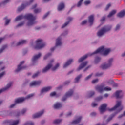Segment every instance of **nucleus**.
I'll use <instances>...</instances> for the list:
<instances>
[{
    "label": "nucleus",
    "instance_id": "nucleus-1",
    "mask_svg": "<svg viewBox=\"0 0 125 125\" xmlns=\"http://www.w3.org/2000/svg\"><path fill=\"white\" fill-rule=\"evenodd\" d=\"M110 51H111V49L105 48L104 46H102L99 48L92 53H88L81 57L80 59H79L78 62L79 63H81V62H83V60L86 59V58H87L88 56H91L93 55V54H97V53H102L103 55H107V54H109Z\"/></svg>",
    "mask_w": 125,
    "mask_h": 125
},
{
    "label": "nucleus",
    "instance_id": "nucleus-2",
    "mask_svg": "<svg viewBox=\"0 0 125 125\" xmlns=\"http://www.w3.org/2000/svg\"><path fill=\"white\" fill-rule=\"evenodd\" d=\"M36 16H34L32 14H27L25 16H23V15H21L17 17L15 21H18L19 20H21V19H27L28 20L27 23V26H33V25H35L37 22L35 21L36 20Z\"/></svg>",
    "mask_w": 125,
    "mask_h": 125
},
{
    "label": "nucleus",
    "instance_id": "nucleus-3",
    "mask_svg": "<svg viewBox=\"0 0 125 125\" xmlns=\"http://www.w3.org/2000/svg\"><path fill=\"white\" fill-rule=\"evenodd\" d=\"M111 29H112V26L110 25H105L98 31L97 35L98 37H102V36L104 35L105 33L109 32Z\"/></svg>",
    "mask_w": 125,
    "mask_h": 125
},
{
    "label": "nucleus",
    "instance_id": "nucleus-4",
    "mask_svg": "<svg viewBox=\"0 0 125 125\" xmlns=\"http://www.w3.org/2000/svg\"><path fill=\"white\" fill-rule=\"evenodd\" d=\"M35 95V94H30L28 95L26 97L24 98H19L15 101V104H12V105H10V108H13L14 106L16 105V103H21L22 102H23V101H25L26 99H28L29 98H31V97H33Z\"/></svg>",
    "mask_w": 125,
    "mask_h": 125
},
{
    "label": "nucleus",
    "instance_id": "nucleus-5",
    "mask_svg": "<svg viewBox=\"0 0 125 125\" xmlns=\"http://www.w3.org/2000/svg\"><path fill=\"white\" fill-rule=\"evenodd\" d=\"M44 46H45V43H43L42 40L38 39L36 41V46L35 47V49H41L43 48Z\"/></svg>",
    "mask_w": 125,
    "mask_h": 125
},
{
    "label": "nucleus",
    "instance_id": "nucleus-6",
    "mask_svg": "<svg viewBox=\"0 0 125 125\" xmlns=\"http://www.w3.org/2000/svg\"><path fill=\"white\" fill-rule=\"evenodd\" d=\"M122 105V102L121 101H118L117 102V104L115 105V106H114V107L108 109L109 111L111 112V111H114L116 110V109H118L117 113H119V112H121L123 110V106H121Z\"/></svg>",
    "mask_w": 125,
    "mask_h": 125
},
{
    "label": "nucleus",
    "instance_id": "nucleus-7",
    "mask_svg": "<svg viewBox=\"0 0 125 125\" xmlns=\"http://www.w3.org/2000/svg\"><path fill=\"white\" fill-rule=\"evenodd\" d=\"M96 90L98 91V92H103V91H110L112 90V89L110 87H105L104 88L103 85H98L96 87Z\"/></svg>",
    "mask_w": 125,
    "mask_h": 125
},
{
    "label": "nucleus",
    "instance_id": "nucleus-8",
    "mask_svg": "<svg viewBox=\"0 0 125 125\" xmlns=\"http://www.w3.org/2000/svg\"><path fill=\"white\" fill-rule=\"evenodd\" d=\"M19 120H6L3 122V125H18L19 124Z\"/></svg>",
    "mask_w": 125,
    "mask_h": 125
},
{
    "label": "nucleus",
    "instance_id": "nucleus-9",
    "mask_svg": "<svg viewBox=\"0 0 125 125\" xmlns=\"http://www.w3.org/2000/svg\"><path fill=\"white\" fill-rule=\"evenodd\" d=\"M112 62H113V58H111L108 60V64H103L101 66V69L103 70H106L108 68H110L112 66Z\"/></svg>",
    "mask_w": 125,
    "mask_h": 125
},
{
    "label": "nucleus",
    "instance_id": "nucleus-10",
    "mask_svg": "<svg viewBox=\"0 0 125 125\" xmlns=\"http://www.w3.org/2000/svg\"><path fill=\"white\" fill-rule=\"evenodd\" d=\"M25 63V62L24 61L21 62L20 63V64L18 65V68L15 71V73H18V72H20L21 70H24L27 68V66H22V65Z\"/></svg>",
    "mask_w": 125,
    "mask_h": 125
},
{
    "label": "nucleus",
    "instance_id": "nucleus-11",
    "mask_svg": "<svg viewBox=\"0 0 125 125\" xmlns=\"http://www.w3.org/2000/svg\"><path fill=\"white\" fill-rule=\"evenodd\" d=\"M73 93H74V90H73L72 89L70 90L68 92H67L65 94L64 96L62 98V101H65L68 97H70L72 96V95H73Z\"/></svg>",
    "mask_w": 125,
    "mask_h": 125
},
{
    "label": "nucleus",
    "instance_id": "nucleus-12",
    "mask_svg": "<svg viewBox=\"0 0 125 125\" xmlns=\"http://www.w3.org/2000/svg\"><path fill=\"white\" fill-rule=\"evenodd\" d=\"M54 62V60H52L50 61V63H49L44 68L42 69V72L46 73V72H47V71H48V70H49V69H50V68L52 67V63H53Z\"/></svg>",
    "mask_w": 125,
    "mask_h": 125
},
{
    "label": "nucleus",
    "instance_id": "nucleus-13",
    "mask_svg": "<svg viewBox=\"0 0 125 125\" xmlns=\"http://www.w3.org/2000/svg\"><path fill=\"white\" fill-rule=\"evenodd\" d=\"M61 44H62V42H61V37H59L57 39L55 47L51 48L50 49L51 51H54L56 46H60Z\"/></svg>",
    "mask_w": 125,
    "mask_h": 125
},
{
    "label": "nucleus",
    "instance_id": "nucleus-14",
    "mask_svg": "<svg viewBox=\"0 0 125 125\" xmlns=\"http://www.w3.org/2000/svg\"><path fill=\"white\" fill-rule=\"evenodd\" d=\"M34 1V0H30L29 3H26L25 5L24 4H22L20 7H19L18 8V12H20V11H22L27 5H29L30 3H32Z\"/></svg>",
    "mask_w": 125,
    "mask_h": 125
},
{
    "label": "nucleus",
    "instance_id": "nucleus-15",
    "mask_svg": "<svg viewBox=\"0 0 125 125\" xmlns=\"http://www.w3.org/2000/svg\"><path fill=\"white\" fill-rule=\"evenodd\" d=\"M106 108L107 104H102L99 109L101 114L104 113V112H106Z\"/></svg>",
    "mask_w": 125,
    "mask_h": 125
},
{
    "label": "nucleus",
    "instance_id": "nucleus-16",
    "mask_svg": "<svg viewBox=\"0 0 125 125\" xmlns=\"http://www.w3.org/2000/svg\"><path fill=\"white\" fill-rule=\"evenodd\" d=\"M41 82L40 81H33L30 83V86L32 87V86H38V85H40L41 83Z\"/></svg>",
    "mask_w": 125,
    "mask_h": 125
},
{
    "label": "nucleus",
    "instance_id": "nucleus-17",
    "mask_svg": "<svg viewBox=\"0 0 125 125\" xmlns=\"http://www.w3.org/2000/svg\"><path fill=\"white\" fill-rule=\"evenodd\" d=\"M87 61H85L82 63H81L80 65V66L77 68V71H80V70H82V69H83V68H84L86 65H87Z\"/></svg>",
    "mask_w": 125,
    "mask_h": 125
},
{
    "label": "nucleus",
    "instance_id": "nucleus-18",
    "mask_svg": "<svg viewBox=\"0 0 125 125\" xmlns=\"http://www.w3.org/2000/svg\"><path fill=\"white\" fill-rule=\"evenodd\" d=\"M12 85V82H10L7 85L6 87H5L3 89H0V93H1V92H3V91H5V90H7V89H8V88H9V87H10V86H11Z\"/></svg>",
    "mask_w": 125,
    "mask_h": 125
},
{
    "label": "nucleus",
    "instance_id": "nucleus-19",
    "mask_svg": "<svg viewBox=\"0 0 125 125\" xmlns=\"http://www.w3.org/2000/svg\"><path fill=\"white\" fill-rule=\"evenodd\" d=\"M42 56V54L41 53H39L38 55L34 56L32 58V62L33 63H35L37 60H38V59L40 58Z\"/></svg>",
    "mask_w": 125,
    "mask_h": 125
},
{
    "label": "nucleus",
    "instance_id": "nucleus-20",
    "mask_svg": "<svg viewBox=\"0 0 125 125\" xmlns=\"http://www.w3.org/2000/svg\"><path fill=\"white\" fill-rule=\"evenodd\" d=\"M43 113H44V110H42L40 113L34 114L32 116V118L33 119H36V118H40L41 117V116H42V114H43Z\"/></svg>",
    "mask_w": 125,
    "mask_h": 125
},
{
    "label": "nucleus",
    "instance_id": "nucleus-21",
    "mask_svg": "<svg viewBox=\"0 0 125 125\" xmlns=\"http://www.w3.org/2000/svg\"><path fill=\"white\" fill-rule=\"evenodd\" d=\"M67 20L68 21L65 22L62 26V28L63 29V28H65V27H66V26H67V25H68L69 23H70L72 20H73V18H71V17H68L67 18Z\"/></svg>",
    "mask_w": 125,
    "mask_h": 125
},
{
    "label": "nucleus",
    "instance_id": "nucleus-22",
    "mask_svg": "<svg viewBox=\"0 0 125 125\" xmlns=\"http://www.w3.org/2000/svg\"><path fill=\"white\" fill-rule=\"evenodd\" d=\"M81 121H82V116H80L77 120L73 121L72 122V124L77 125L78 124H80V123H81Z\"/></svg>",
    "mask_w": 125,
    "mask_h": 125
},
{
    "label": "nucleus",
    "instance_id": "nucleus-23",
    "mask_svg": "<svg viewBox=\"0 0 125 125\" xmlns=\"http://www.w3.org/2000/svg\"><path fill=\"white\" fill-rule=\"evenodd\" d=\"M94 20V15H92L89 16V22L90 23V26L93 24V21Z\"/></svg>",
    "mask_w": 125,
    "mask_h": 125
},
{
    "label": "nucleus",
    "instance_id": "nucleus-24",
    "mask_svg": "<svg viewBox=\"0 0 125 125\" xmlns=\"http://www.w3.org/2000/svg\"><path fill=\"white\" fill-rule=\"evenodd\" d=\"M64 7H65V4H64V3L63 2L60 3L58 6V11H61V10H62V9H63Z\"/></svg>",
    "mask_w": 125,
    "mask_h": 125
},
{
    "label": "nucleus",
    "instance_id": "nucleus-25",
    "mask_svg": "<svg viewBox=\"0 0 125 125\" xmlns=\"http://www.w3.org/2000/svg\"><path fill=\"white\" fill-rule=\"evenodd\" d=\"M51 88V86L43 88L41 90V93H43V92H47V91H49V90H50Z\"/></svg>",
    "mask_w": 125,
    "mask_h": 125
},
{
    "label": "nucleus",
    "instance_id": "nucleus-26",
    "mask_svg": "<svg viewBox=\"0 0 125 125\" xmlns=\"http://www.w3.org/2000/svg\"><path fill=\"white\" fill-rule=\"evenodd\" d=\"M73 59H70L68 60L65 64H64L63 65V68H67L69 65H71L72 64V62H73Z\"/></svg>",
    "mask_w": 125,
    "mask_h": 125
},
{
    "label": "nucleus",
    "instance_id": "nucleus-27",
    "mask_svg": "<svg viewBox=\"0 0 125 125\" xmlns=\"http://www.w3.org/2000/svg\"><path fill=\"white\" fill-rule=\"evenodd\" d=\"M125 10H123L122 11H121L120 12H119L117 16L118 17H120V18H122V17H124V16H125Z\"/></svg>",
    "mask_w": 125,
    "mask_h": 125
},
{
    "label": "nucleus",
    "instance_id": "nucleus-28",
    "mask_svg": "<svg viewBox=\"0 0 125 125\" xmlns=\"http://www.w3.org/2000/svg\"><path fill=\"white\" fill-rule=\"evenodd\" d=\"M62 107V104L60 103H57L54 105V109H60Z\"/></svg>",
    "mask_w": 125,
    "mask_h": 125
},
{
    "label": "nucleus",
    "instance_id": "nucleus-29",
    "mask_svg": "<svg viewBox=\"0 0 125 125\" xmlns=\"http://www.w3.org/2000/svg\"><path fill=\"white\" fill-rule=\"evenodd\" d=\"M27 42V41L26 40H21L16 44V46H18V45H22V44H25Z\"/></svg>",
    "mask_w": 125,
    "mask_h": 125
},
{
    "label": "nucleus",
    "instance_id": "nucleus-30",
    "mask_svg": "<svg viewBox=\"0 0 125 125\" xmlns=\"http://www.w3.org/2000/svg\"><path fill=\"white\" fill-rule=\"evenodd\" d=\"M121 93H122V91H121V90L117 91L115 92V96L117 99H118V98H122V97L120 96V94H121Z\"/></svg>",
    "mask_w": 125,
    "mask_h": 125
},
{
    "label": "nucleus",
    "instance_id": "nucleus-31",
    "mask_svg": "<svg viewBox=\"0 0 125 125\" xmlns=\"http://www.w3.org/2000/svg\"><path fill=\"white\" fill-rule=\"evenodd\" d=\"M116 12H117V11L116 10H112L108 15V17H112L113 15L114 14H116Z\"/></svg>",
    "mask_w": 125,
    "mask_h": 125
},
{
    "label": "nucleus",
    "instance_id": "nucleus-32",
    "mask_svg": "<svg viewBox=\"0 0 125 125\" xmlns=\"http://www.w3.org/2000/svg\"><path fill=\"white\" fill-rule=\"evenodd\" d=\"M61 122H62V120L56 119L53 122V124H55V125H58V124H60Z\"/></svg>",
    "mask_w": 125,
    "mask_h": 125
},
{
    "label": "nucleus",
    "instance_id": "nucleus-33",
    "mask_svg": "<svg viewBox=\"0 0 125 125\" xmlns=\"http://www.w3.org/2000/svg\"><path fill=\"white\" fill-rule=\"evenodd\" d=\"M101 60V58H100L99 57H96L95 59V64H97L99 62H100V61Z\"/></svg>",
    "mask_w": 125,
    "mask_h": 125
},
{
    "label": "nucleus",
    "instance_id": "nucleus-34",
    "mask_svg": "<svg viewBox=\"0 0 125 125\" xmlns=\"http://www.w3.org/2000/svg\"><path fill=\"white\" fill-rule=\"evenodd\" d=\"M82 78V74L79 75L75 79V83H78L80 81V79Z\"/></svg>",
    "mask_w": 125,
    "mask_h": 125
},
{
    "label": "nucleus",
    "instance_id": "nucleus-35",
    "mask_svg": "<svg viewBox=\"0 0 125 125\" xmlns=\"http://www.w3.org/2000/svg\"><path fill=\"white\" fill-rule=\"evenodd\" d=\"M60 65L59 63H57L55 66L52 68V71H55L56 70H57L59 67Z\"/></svg>",
    "mask_w": 125,
    "mask_h": 125
},
{
    "label": "nucleus",
    "instance_id": "nucleus-36",
    "mask_svg": "<svg viewBox=\"0 0 125 125\" xmlns=\"http://www.w3.org/2000/svg\"><path fill=\"white\" fill-rule=\"evenodd\" d=\"M6 47H7V45L3 46L0 49V54L2 53L3 50L6 48Z\"/></svg>",
    "mask_w": 125,
    "mask_h": 125
},
{
    "label": "nucleus",
    "instance_id": "nucleus-37",
    "mask_svg": "<svg viewBox=\"0 0 125 125\" xmlns=\"http://www.w3.org/2000/svg\"><path fill=\"white\" fill-rule=\"evenodd\" d=\"M83 0H80L78 3H77V7H80L81 5H82V4L83 3Z\"/></svg>",
    "mask_w": 125,
    "mask_h": 125
},
{
    "label": "nucleus",
    "instance_id": "nucleus-38",
    "mask_svg": "<svg viewBox=\"0 0 125 125\" xmlns=\"http://www.w3.org/2000/svg\"><path fill=\"white\" fill-rule=\"evenodd\" d=\"M102 99H103V97L101 96L96 98L95 100L96 101H100V100H102Z\"/></svg>",
    "mask_w": 125,
    "mask_h": 125
},
{
    "label": "nucleus",
    "instance_id": "nucleus-39",
    "mask_svg": "<svg viewBox=\"0 0 125 125\" xmlns=\"http://www.w3.org/2000/svg\"><path fill=\"white\" fill-rule=\"evenodd\" d=\"M95 92L93 91H91L89 93V97H92L94 95Z\"/></svg>",
    "mask_w": 125,
    "mask_h": 125
},
{
    "label": "nucleus",
    "instance_id": "nucleus-40",
    "mask_svg": "<svg viewBox=\"0 0 125 125\" xmlns=\"http://www.w3.org/2000/svg\"><path fill=\"white\" fill-rule=\"evenodd\" d=\"M39 74H40V72L38 71L36 73L34 74L32 76L33 79H35V78H37V76H39Z\"/></svg>",
    "mask_w": 125,
    "mask_h": 125
},
{
    "label": "nucleus",
    "instance_id": "nucleus-41",
    "mask_svg": "<svg viewBox=\"0 0 125 125\" xmlns=\"http://www.w3.org/2000/svg\"><path fill=\"white\" fill-rule=\"evenodd\" d=\"M34 13H40L41 12V9H35L34 11Z\"/></svg>",
    "mask_w": 125,
    "mask_h": 125
},
{
    "label": "nucleus",
    "instance_id": "nucleus-42",
    "mask_svg": "<svg viewBox=\"0 0 125 125\" xmlns=\"http://www.w3.org/2000/svg\"><path fill=\"white\" fill-rule=\"evenodd\" d=\"M51 55V53H49L47 55H46L44 57V60H45V59H47V57H49V56H50Z\"/></svg>",
    "mask_w": 125,
    "mask_h": 125
},
{
    "label": "nucleus",
    "instance_id": "nucleus-43",
    "mask_svg": "<svg viewBox=\"0 0 125 125\" xmlns=\"http://www.w3.org/2000/svg\"><path fill=\"white\" fill-rule=\"evenodd\" d=\"M24 125H34V124L32 122H26Z\"/></svg>",
    "mask_w": 125,
    "mask_h": 125
},
{
    "label": "nucleus",
    "instance_id": "nucleus-44",
    "mask_svg": "<svg viewBox=\"0 0 125 125\" xmlns=\"http://www.w3.org/2000/svg\"><path fill=\"white\" fill-rule=\"evenodd\" d=\"M10 1V0H5L2 2V4H6V3H8Z\"/></svg>",
    "mask_w": 125,
    "mask_h": 125
},
{
    "label": "nucleus",
    "instance_id": "nucleus-45",
    "mask_svg": "<svg viewBox=\"0 0 125 125\" xmlns=\"http://www.w3.org/2000/svg\"><path fill=\"white\" fill-rule=\"evenodd\" d=\"M114 117H115V114H112L111 117L107 119V122H110V121H111V120H112Z\"/></svg>",
    "mask_w": 125,
    "mask_h": 125
},
{
    "label": "nucleus",
    "instance_id": "nucleus-46",
    "mask_svg": "<svg viewBox=\"0 0 125 125\" xmlns=\"http://www.w3.org/2000/svg\"><path fill=\"white\" fill-rule=\"evenodd\" d=\"M49 12H48L43 17V19H45L49 15Z\"/></svg>",
    "mask_w": 125,
    "mask_h": 125
},
{
    "label": "nucleus",
    "instance_id": "nucleus-47",
    "mask_svg": "<svg viewBox=\"0 0 125 125\" xmlns=\"http://www.w3.org/2000/svg\"><path fill=\"white\" fill-rule=\"evenodd\" d=\"M90 3V1L89 0H86L84 2V4L85 5H87Z\"/></svg>",
    "mask_w": 125,
    "mask_h": 125
},
{
    "label": "nucleus",
    "instance_id": "nucleus-48",
    "mask_svg": "<svg viewBox=\"0 0 125 125\" xmlns=\"http://www.w3.org/2000/svg\"><path fill=\"white\" fill-rule=\"evenodd\" d=\"M26 112H27V109H22V110L21 112V115H24V114H25Z\"/></svg>",
    "mask_w": 125,
    "mask_h": 125
},
{
    "label": "nucleus",
    "instance_id": "nucleus-49",
    "mask_svg": "<svg viewBox=\"0 0 125 125\" xmlns=\"http://www.w3.org/2000/svg\"><path fill=\"white\" fill-rule=\"evenodd\" d=\"M24 25V22H21L18 25L16 26V28H18V27H22Z\"/></svg>",
    "mask_w": 125,
    "mask_h": 125
},
{
    "label": "nucleus",
    "instance_id": "nucleus-50",
    "mask_svg": "<svg viewBox=\"0 0 125 125\" xmlns=\"http://www.w3.org/2000/svg\"><path fill=\"white\" fill-rule=\"evenodd\" d=\"M91 106L92 107H93V108H94V107H96V106H97V104L95 103H93L91 104Z\"/></svg>",
    "mask_w": 125,
    "mask_h": 125
},
{
    "label": "nucleus",
    "instance_id": "nucleus-51",
    "mask_svg": "<svg viewBox=\"0 0 125 125\" xmlns=\"http://www.w3.org/2000/svg\"><path fill=\"white\" fill-rule=\"evenodd\" d=\"M92 76V74L89 75V76H88L87 77L85 78V80L87 81V80H88L89 79H90L91 78Z\"/></svg>",
    "mask_w": 125,
    "mask_h": 125
},
{
    "label": "nucleus",
    "instance_id": "nucleus-52",
    "mask_svg": "<svg viewBox=\"0 0 125 125\" xmlns=\"http://www.w3.org/2000/svg\"><path fill=\"white\" fill-rule=\"evenodd\" d=\"M10 22V19L9 20L7 19L5 21V25H8V24H9Z\"/></svg>",
    "mask_w": 125,
    "mask_h": 125
},
{
    "label": "nucleus",
    "instance_id": "nucleus-53",
    "mask_svg": "<svg viewBox=\"0 0 125 125\" xmlns=\"http://www.w3.org/2000/svg\"><path fill=\"white\" fill-rule=\"evenodd\" d=\"M110 6H111L110 3H109L108 4H107L106 6V7L105 8V10H108V9H109V8H110Z\"/></svg>",
    "mask_w": 125,
    "mask_h": 125
},
{
    "label": "nucleus",
    "instance_id": "nucleus-54",
    "mask_svg": "<svg viewBox=\"0 0 125 125\" xmlns=\"http://www.w3.org/2000/svg\"><path fill=\"white\" fill-rule=\"evenodd\" d=\"M120 27L121 26L118 24L115 28V31H118V30H119Z\"/></svg>",
    "mask_w": 125,
    "mask_h": 125
},
{
    "label": "nucleus",
    "instance_id": "nucleus-55",
    "mask_svg": "<svg viewBox=\"0 0 125 125\" xmlns=\"http://www.w3.org/2000/svg\"><path fill=\"white\" fill-rule=\"evenodd\" d=\"M86 23H87V21L84 20L83 21H82V22L81 23V25H84L86 24Z\"/></svg>",
    "mask_w": 125,
    "mask_h": 125
},
{
    "label": "nucleus",
    "instance_id": "nucleus-56",
    "mask_svg": "<svg viewBox=\"0 0 125 125\" xmlns=\"http://www.w3.org/2000/svg\"><path fill=\"white\" fill-rule=\"evenodd\" d=\"M56 95V93L55 92H53L50 93V96H54Z\"/></svg>",
    "mask_w": 125,
    "mask_h": 125
},
{
    "label": "nucleus",
    "instance_id": "nucleus-57",
    "mask_svg": "<svg viewBox=\"0 0 125 125\" xmlns=\"http://www.w3.org/2000/svg\"><path fill=\"white\" fill-rule=\"evenodd\" d=\"M102 75H103L102 73H97L95 74V77H100V76H102Z\"/></svg>",
    "mask_w": 125,
    "mask_h": 125
},
{
    "label": "nucleus",
    "instance_id": "nucleus-58",
    "mask_svg": "<svg viewBox=\"0 0 125 125\" xmlns=\"http://www.w3.org/2000/svg\"><path fill=\"white\" fill-rule=\"evenodd\" d=\"M97 82H98V79H94V80H93L92 81V83H97Z\"/></svg>",
    "mask_w": 125,
    "mask_h": 125
},
{
    "label": "nucleus",
    "instance_id": "nucleus-59",
    "mask_svg": "<svg viewBox=\"0 0 125 125\" xmlns=\"http://www.w3.org/2000/svg\"><path fill=\"white\" fill-rule=\"evenodd\" d=\"M5 72H3L1 73L0 74V78H1L2 77H3L4 76V75H5Z\"/></svg>",
    "mask_w": 125,
    "mask_h": 125
},
{
    "label": "nucleus",
    "instance_id": "nucleus-60",
    "mask_svg": "<svg viewBox=\"0 0 125 125\" xmlns=\"http://www.w3.org/2000/svg\"><path fill=\"white\" fill-rule=\"evenodd\" d=\"M106 20V18L105 17H103L102 19L101 20V22H103V21H105Z\"/></svg>",
    "mask_w": 125,
    "mask_h": 125
},
{
    "label": "nucleus",
    "instance_id": "nucleus-61",
    "mask_svg": "<svg viewBox=\"0 0 125 125\" xmlns=\"http://www.w3.org/2000/svg\"><path fill=\"white\" fill-rule=\"evenodd\" d=\"M124 116H125V111H124V114L121 115H120L118 118H122V117H124Z\"/></svg>",
    "mask_w": 125,
    "mask_h": 125
},
{
    "label": "nucleus",
    "instance_id": "nucleus-62",
    "mask_svg": "<svg viewBox=\"0 0 125 125\" xmlns=\"http://www.w3.org/2000/svg\"><path fill=\"white\" fill-rule=\"evenodd\" d=\"M90 115L92 116H96V113L92 112V113L90 114Z\"/></svg>",
    "mask_w": 125,
    "mask_h": 125
},
{
    "label": "nucleus",
    "instance_id": "nucleus-63",
    "mask_svg": "<svg viewBox=\"0 0 125 125\" xmlns=\"http://www.w3.org/2000/svg\"><path fill=\"white\" fill-rule=\"evenodd\" d=\"M37 7V4H35L34 5H33L32 7V9H35Z\"/></svg>",
    "mask_w": 125,
    "mask_h": 125
},
{
    "label": "nucleus",
    "instance_id": "nucleus-64",
    "mask_svg": "<svg viewBox=\"0 0 125 125\" xmlns=\"http://www.w3.org/2000/svg\"><path fill=\"white\" fill-rule=\"evenodd\" d=\"M71 115H72V112H70L67 114L66 116H67V117H69V116H71Z\"/></svg>",
    "mask_w": 125,
    "mask_h": 125
}]
</instances>
